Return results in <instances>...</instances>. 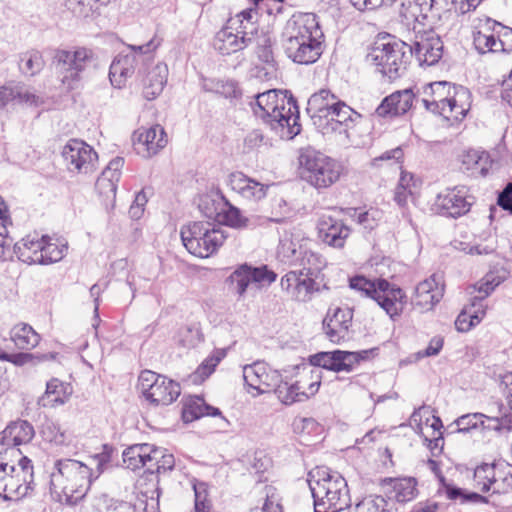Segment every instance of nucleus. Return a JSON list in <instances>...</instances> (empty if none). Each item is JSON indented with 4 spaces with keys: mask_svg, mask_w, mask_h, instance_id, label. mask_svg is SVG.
Instances as JSON below:
<instances>
[{
    "mask_svg": "<svg viewBox=\"0 0 512 512\" xmlns=\"http://www.w3.org/2000/svg\"><path fill=\"white\" fill-rule=\"evenodd\" d=\"M442 296L443 289L439 287L436 276L432 275L416 286L414 302L415 305L429 310L440 301Z\"/></svg>",
    "mask_w": 512,
    "mask_h": 512,
    "instance_id": "obj_29",
    "label": "nucleus"
},
{
    "mask_svg": "<svg viewBox=\"0 0 512 512\" xmlns=\"http://www.w3.org/2000/svg\"><path fill=\"white\" fill-rule=\"evenodd\" d=\"M109 173L102 172L96 181L95 187L99 195L104 197L106 205L111 204L113 206L119 180L114 179L113 175L109 176Z\"/></svg>",
    "mask_w": 512,
    "mask_h": 512,
    "instance_id": "obj_48",
    "label": "nucleus"
},
{
    "mask_svg": "<svg viewBox=\"0 0 512 512\" xmlns=\"http://www.w3.org/2000/svg\"><path fill=\"white\" fill-rule=\"evenodd\" d=\"M135 54L121 52L112 61L109 69V79L114 87L121 88L126 80L133 76L139 65Z\"/></svg>",
    "mask_w": 512,
    "mask_h": 512,
    "instance_id": "obj_24",
    "label": "nucleus"
},
{
    "mask_svg": "<svg viewBox=\"0 0 512 512\" xmlns=\"http://www.w3.org/2000/svg\"><path fill=\"white\" fill-rule=\"evenodd\" d=\"M115 452L116 449L112 445L104 444L102 445L101 452L92 457L93 461L96 463V469L93 470L95 473V479H97L108 468Z\"/></svg>",
    "mask_w": 512,
    "mask_h": 512,
    "instance_id": "obj_54",
    "label": "nucleus"
},
{
    "mask_svg": "<svg viewBox=\"0 0 512 512\" xmlns=\"http://www.w3.org/2000/svg\"><path fill=\"white\" fill-rule=\"evenodd\" d=\"M139 449L140 448L135 444L126 448L122 453L124 463H126L127 467L131 470L143 467Z\"/></svg>",
    "mask_w": 512,
    "mask_h": 512,
    "instance_id": "obj_62",
    "label": "nucleus"
},
{
    "mask_svg": "<svg viewBox=\"0 0 512 512\" xmlns=\"http://www.w3.org/2000/svg\"><path fill=\"white\" fill-rule=\"evenodd\" d=\"M226 355V349H214L213 352L202 361V363L192 374V381L194 383H201L206 380L215 371V368L226 357Z\"/></svg>",
    "mask_w": 512,
    "mask_h": 512,
    "instance_id": "obj_38",
    "label": "nucleus"
},
{
    "mask_svg": "<svg viewBox=\"0 0 512 512\" xmlns=\"http://www.w3.org/2000/svg\"><path fill=\"white\" fill-rule=\"evenodd\" d=\"M414 100L416 105L421 103L425 110L436 115H441L448 120L450 119L446 108L438 104L435 99L432 97L431 99L416 98L411 88L399 90L386 96L376 108V114L380 117L403 115L410 110Z\"/></svg>",
    "mask_w": 512,
    "mask_h": 512,
    "instance_id": "obj_12",
    "label": "nucleus"
},
{
    "mask_svg": "<svg viewBox=\"0 0 512 512\" xmlns=\"http://www.w3.org/2000/svg\"><path fill=\"white\" fill-rule=\"evenodd\" d=\"M227 281L232 291L237 293L239 296H243L250 283L253 282L249 273V265H241L228 277Z\"/></svg>",
    "mask_w": 512,
    "mask_h": 512,
    "instance_id": "obj_47",
    "label": "nucleus"
},
{
    "mask_svg": "<svg viewBox=\"0 0 512 512\" xmlns=\"http://www.w3.org/2000/svg\"><path fill=\"white\" fill-rule=\"evenodd\" d=\"M253 114L281 139L291 140L301 132L299 107L287 90H268L250 103Z\"/></svg>",
    "mask_w": 512,
    "mask_h": 512,
    "instance_id": "obj_2",
    "label": "nucleus"
},
{
    "mask_svg": "<svg viewBox=\"0 0 512 512\" xmlns=\"http://www.w3.org/2000/svg\"><path fill=\"white\" fill-rule=\"evenodd\" d=\"M349 287L374 300L391 318L399 316L406 303L403 290L383 278L371 281L364 276H354L349 280Z\"/></svg>",
    "mask_w": 512,
    "mask_h": 512,
    "instance_id": "obj_7",
    "label": "nucleus"
},
{
    "mask_svg": "<svg viewBox=\"0 0 512 512\" xmlns=\"http://www.w3.org/2000/svg\"><path fill=\"white\" fill-rule=\"evenodd\" d=\"M213 46L222 55H230L232 53L243 50L248 47L244 38L240 37L236 32L228 28V24L216 33Z\"/></svg>",
    "mask_w": 512,
    "mask_h": 512,
    "instance_id": "obj_32",
    "label": "nucleus"
},
{
    "mask_svg": "<svg viewBox=\"0 0 512 512\" xmlns=\"http://www.w3.org/2000/svg\"><path fill=\"white\" fill-rule=\"evenodd\" d=\"M54 59L62 74V83L69 89H75L83 79L85 71L93 65L94 54L85 47H77L74 50L59 49Z\"/></svg>",
    "mask_w": 512,
    "mask_h": 512,
    "instance_id": "obj_11",
    "label": "nucleus"
},
{
    "mask_svg": "<svg viewBox=\"0 0 512 512\" xmlns=\"http://www.w3.org/2000/svg\"><path fill=\"white\" fill-rule=\"evenodd\" d=\"M471 205L467 188L455 186L437 194L432 210L444 217L459 218L470 211Z\"/></svg>",
    "mask_w": 512,
    "mask_h": 512,
    "instance_id": "obj_15",
    "label": "nucleus"
},
{
    "mask_svg": "<svg viewBox=\"0 0 512 512\" xmlns=\"http://www.w3.org/2000/svg\"><path fill=\"white\" fill-rule=\"evenodd\" d=\"M340 99L329 89H321L312 94L308 99L307 112L310 115L313 124L318 118L327 119L330 111Z\"/></svg>",
    "mask_w": 512,
    "mask_h": 512,
    "instance_id": "obj_27",
    "label": "nucleus"
},
{
    "mask_svg": "<svg viewBox=\"0 0 512 512\" xmlns=\"http://www.w3.org/2000/svg\"><path fill=\"white\" fill-rule=\"evenodd\" d=\"M472 104V94L470 90L462 85L453 84L449 103L446 108L450 119L461 121L467 115Z\"/></svg>",
    "mask_w": 512,
    "mask_h": 512,
    "instance_id": "obj_28",
    "label": "nucleus"
},
{
    "mask_svg": "<svg viewBox=\"0 0 512 512\" xmlns=\"http://www.w3.org/2000/svg\"><path fill=\"white\" fill-rule=\"evenodd\" d=\"M34 434L32 424L27 420L19 419L11 422L0 432V443L6 445L7 448H16V446L30 442Z\"/></svg>",
    "mask_w": 512,
    "mask_h": 512,
    "instance_id": "obj_25",
    "label": "nucleus"
},
{
    "mask_svg": "<svg viewBox=\"0 0 512 512\" xmlns=\"http://www.w3.org/2000/svg\"><path fill=\"white\" fill-rule=\"evenodd\" d=\"M309 363L312 366L321 367L334 372H347L344 351L342 350L318 352L316 354L310 355Z\"/></svg>",
    "mask_w": 512,
    "mask_h": 512,
    "instance_id": "obj_35",
    "label": "nucleus"
},
{
    "mask_svg": "<svg viewBox=\"0 0 512 512\" xmlns=\"http://www.w3.org/2000/svg\"><path fill=\"white\" fill-rule=\"evenodd\" d=\"M485 26L487 30L496 32L500 43H498L501 52L511 53L512 52V28L506 27L500 22H497L491 18L485 20Z\"/></svg>",
    "mask_w": 512,
    "mask_h": 512,
    "instance_id": "obj_46",
    "label": "nucleus"
},
{
    "mask_svg": "<svg viewBox=\"0 0 512 512\" xmlns=\"http://www.w3.org/2000/svg\"><path fill=\"white\" fill-rule=\"evenodd\" d=\"M485 415L482 413H472L460 416L456 421L459 432H467L470 429H474L479 423L483 424Z\"/></svg>",
    "mask_w": 512,
    "mask_h": 512,
    "instance_id": "obj_60",
    "label": "nucleus"
},
{
    "mask_svg": "<svg viewBox=\"0 0 512 512\" xmlns=\"http://www.w3.org/2000/svg\"><path fill=\"white\" fill-rule=\"evenodd\" d=\"M419 1L417 0H406L402 2L399 15L404 23L408 26L413 25L412 29H422L421 26V8H419Z\"/></svg>",
    "mask_w": 512,
    "mask_h": 512,
    "instance_id": "obj_50",
    "label": "nucleus"
},
{
    "mask_svg": "<svg viewBox=\"0 0 512 512\" xmlns=\"http://www.w3.org/2000/svg\"><path fill=\"white\" fill-rule=\"evenodd\" d=\"M502 383L505 385V394L508 401L510 412L503 415L501 418H496L495 429H506L510 431L512 429V374L503 377Z\"/></svg>",
    "mask_w": 512,
    "mask_h": 512,
    "instance_id": "obj_53",
    "label": "nucleus"
},
{
    "mask_svg": "<svg viewBox=\"0 0 512 512\" xmlns=\"http://www.w3.org/2000/svg\"><path fill=\"white\" fill-rule=\"evenodd\" d=\"M391 481L393 483V497L397 502H408L417 496V481L415 478H399Z\"/></svg>",
    "mask_w": 512,
    "mask_h": 512,
    "instance_id": "obj_43",
    "label": "nucleus"
},
{
    "mask_svg": "<svg viewBox=\"0 0 512 512\" xmlns=\"http://www.w3.org/2000/svg\"><path fill=\"white\" fill-rule=\"evenodd\" d=\"M62 157L69 171L88 173L98 159L94 149L79 139H70L63 147Z\"/></svg>",
    "mask_w": 512,
    "mask_h": 512,
    "instance_id": "obj_18",
    "label": "nucleus"
},
{
    "mask_svg": "<svg viewBox=\"0 0 512 512\" xmlns=\"http://www.w3.org/2000/svg\"><path fill=\"white\" fill-rule=\"evenodd\" d=\"M44 65L43 56L37 50H30L20 54L19 70L23 75L35 76L42 71Z\"/></svg>",
    "mask_w": 512,
    "mask_h": 512,
    "instance_id": "obj_42",
    "label": "nucleus"
},
{
    "mask_svg": "<svg viewBox=\"0 0 512 512\" xmlns=\"http://www.w3.org/2000/svg\"><path fill=\"white\" fill-rule=\"evenodd\" d=\"M414 41L408 45L410 57L415 56L420 66H433L437 64L444 53V44L441 37L433 29L414 28Z\"/></svg>",
    "mask_w": 512,
    "mask_h": 512,
    "instance_id": "obj_14",
    "label": "nucleus"
},
{
    "mask_svg": "<svg viewBox=\"0 0 512 512\" xmlns=\"http://www.w3.org/2000/svg\"><path fill=\"white\" fill-rule=\"evenodd\" d=\"M280 41L285 55L300 65L317 62L325 48V36L314 13L293 14L283 28Z\"/></svg>",
    "mask_w": 512,
    "mask_h": 512,
    "instance_id": "obj_1",
    "label": "nucleus"
},
{
    "mask_svg": "<svg viewBox=\"0 0 512 512\" xmlns=\"http://www.w3.org/2000/svg\"><path fill=\"white\" fill-rule=\"evenodd\" d=\"M245 384L263 394L279 386L282 376L278 370L272 369L264 361H256L243 367Z\"/></svg>",
    "mask_w": 512,
    "mask_h": 512,
    "instance_id": "obj_17",
    "label": "nucleus"
},
{
    "mask_svg": "<svg viewBox=\"0 0 512 512\" xmlns=\"http://www.w3.org/2000/svg\"><path fill=\"white\" fill-rule=\"evenodd\" d=\"M249 273L252 281L256 283L267 282L271 284L277 279V274L273 270H270L267 265H261L259 267L249 266Z\"/></svg>",
    "mask_w": 512,
    "mask_h": 512,
    "instance_id": "obj_59",
    "label": "nucleus"
},
{
    "mask_svg": "<svg viewBox=\"0 0 512 512\" xmlns=\"http://www.w3.org/2000/svg\"><path fill=\"white\" fill-rule=\"evenodd\" d=\"M484 300L485 299L483 297L474 296L472 297L470 304L465 306V308L471 313L474 323L479 324L486 315V305L484 304Z\"/></svg>",
    "mask_w": 512,
    "mask_h": 512,
    "instance_id": "obj_63",
    "label": "nucleus"
},
{
    "mask_svg": "<svg viewBox=\"0 0 512 512\" xmlns=\"http://www.w3.org/2000/svg\"><path fill=\"white\" fill-rule=\"evenodd\" d=\"M302 256V249L297 243L289 238L280 240L277 248V259L289 267L296 266Z\"/></svg>",
    "mask_w": 512,
    "mask_h": 512,
    "instance_id": "obj_40",
    "label": "nucleus"
},
{
    "mask_svg": "<svg viewBox=\"0 0 512 512\" xmlns=\"http://www.w3.org/2000/svg\"><path fill=\"white\" fill-rule=\"evenodd\" d=\"M161 39L154 36L151 40L143 45H128V49L130 50L128 54H135L138 57V61L140 62L141 57L143 55H147L155 51L161 44Z\"/></svg>",
    "mask_w": 512,
    "mask_h": 512,
    "instance_id": "obj_61",
    "label": "nucleus"
},
{
    "mask_svg": "<svg viewBox=\"0 0 512 512\" xmlns=\"http://www.w3.org/2000/svg\"><path fill=\"white\" fill-rule=\"evenodd\" d=\"M72 386L57 378H53L46 384L45 393L39 398L38 404L42 407L55 408L68 402L72 395Z\"/></svg>",
    "mask_w": 512,
    "mask_h": 512,
    "instance_id": "obj_26",
    "label": "nucleus"
},
{
    "mask_svg": "<svg viewBox=\"0 0 512 512\" xmlns=\"http://www.w3.org/2000/svg\"><path fill=\"white\" fill-rule=\"evenodd\" d=\"M307 483L314 512H340L351 506L347 481L338 472L316 467L308 473Z\"/></svg>",
    "mask_w": 512,
    "mask_h": 512,
    "instance_id": "obj_3",
    "label": "nucleus"
},
{
    "mask_svg": "<svg viewBox=\"0 0 512 512\" xmlns=\"http://www.w3.org/2000/svg\"><path fill=\"white\" fill-rule=\"evenodd\" d=\"M183 245L194 256L207 258L221 247L226 239L222 228L207 221H195L181 228Z\"/></svg>",
    "mask_w": 512,
    "mask_h": 512,
    "instance_id": "obj_10",
    "label": "nucleus"
},
{
    "mask_svg": "<svg viewBox=\"0 0 512 512\" xmlns=\"http://www.w3.org/2000/svg\"><path fill=\"white\" fill-rule=\"evenodd\" d=\"M141 454L142 466L147 467V470L153 472V459H158L161 454V448L155 447L154 445L143 443L136 444Z\"/></svg>",
    "mask_w": 512,
    "mask_h": 512,
    "instance_id": "obj_58",
    "label": "nucleus"
},
{
    "mask_svg": "<svg viewBox=\"0 0 512 512\" xmlns=\"http://www.w3.org/2000/svg\"><path fill=\"white\" fill-rule=\"evenodd\" d=\"M11 339L19 349L29 350L38 345L40 336L32 326L21 323L12 328Z\"/></svg>",
    "mask_w": 512,
    "mask_h": 512,
    "instance_id": "obj_37",
    "label": "nucleus"
},
{
    "mask_svg": "<svg viewBox=\"0 0 512 512\" xmlns=\"http://www.w3.org/2000/svg\"><path fill=\"white\" fill-rule=\"evenodd\" d=\"M275 391L278 395V398L285 405H291L295 402H302L307 400V392L303 389V386L300 385V382H296L294 384L288 385L287 383L279 384L278 387L275 388Z\"/></svg>",
    "mask_w": 512,
    "mask_h": 512,
    "instance_id": "obj_44",
    "label": "nucleus"
},
{
    "mask_svg": "<svg viewBox=\"0 0 512 512\" xmlns=\"http://www.w3.org/2000/svg\"><path fill=\"white\" fill-rule=\"evenodd\" d=\"M201 87L205 92L215 93L227 99L238 98L241 95L236 82L232 80L203 78Z\"/></svg>",
    "mask_w": 512,
    "mask_h": 512,
    "instance_id": "obj_36",
    "label": "nucleus"
},
{
    "mask_svg": "<svg viewBox=\"0 0 512 512\" xmlns=\"http://www.w3.org/2000/svg\"><path fill=\"white\" fill-rule=\"evenodd\" d=\"M209 405L200 397H193L183 404L182 420L191 423L208 413Z\"/></svg>",
    "mask_w": 512,
    "mask_h": 512,
    "instance_id": "obj_45",
    "label": "nucleus"
},
{
    "mask_svg": "<svg viewBox=\"0 0 512 512\" xmlns=\"http://www.w3.org/2000/svg\"><path fill=\"white\" fill-rule=\"evenodd\" d=\"M360 118L361 115L359 113L354 111L344 101L339 100L330 111L326 120L321 117L315 120V127L323 135L338 133L347 136L348 130Z\"/></svg>",
    "mask_w": 512,
    "mask_h": 512,
    "instance_id": "obj_16",
    "label": "nucleus"
},
{
    "mask_svg": "<svg viewBox=\"0 0 512 512\" xmlns=\"http://www.w3.org/2000/svg\"><path fill=\"white\" fill-rule=\"evenodd\" d=\"M453 84L447 81H437L427 84L424 87V94L430 95L433 99L447 108Z\"/></svg>",
    "mask_w": 512,
    "mask_h": 512,
    "instance_id": "obj_51",
    "label": "nucleus"
},
{
    "mask_svg": "<svg viewBox=\"0 0 512 512\" xmlns=\"http://www.w3.org/2000/svg\"><path fill=\"white\" fill-rule=\"evenodd\" d=\"M408 44L395 38L387 42H376L367 55V61L376 67V71L389 81L402 77L410 61Z\"/></svg>",
    "mask_w": 512,
    "mask_h": 512,
    "instance_id": "obj_8",
    "label": "nucleus"
},
{
    "mask_svg": "<svg viewBox=\"0 0 512 512\" xmlns=\"http://www.w3.org/2000/svg\"><path fill=\"white\" fill-rule=\"evenodd\" d=\"M298 264L303 268L299 271L287 272L281 278L280 285L282 290L287 292L293 299L306 302L318 290L315 279L326 266V260L317 252L305 250L302 251Z\"/></svg>",
    "mask_w": 512,
    "mask_h": 512,
    "instance_id": "obj_6",
    "label": "nucleus"
},
{
    "mask_svg": "<svg viewBox=\"0 0 512 512\" xmlns=\"http://www.w3.org/2000/svg\"><path fill=\"white\" fill-rule=\"evenodd\" d=\"M227 185L241 197L248 200H261L266 196L268 186L249 178L244 173L236 171L229 174Z\"/></svg>",
    "mask_w": 512,
    "mask_h": 512,
    "instance_id": "obj_21",
    "label": "nucleus"
},
{
    "mask_svg": "<svg viewBox=\"0 0 512 512\" xmlns=\"http://www.w3.org/2000/svg\"><path fill=\"white\" fill-rule=\"evenodd\" d=\"M265 498L260 512H282L281 506L275 497V488L272 486H265ZM255 512H258L256 510Z\"/></svg>",
    "mask_w": 512,
    "mask_h": 512,
    "instance_id": "obj_64",
    "label": "nucleus"
},
{
    "mask_svg": "<svg viewBox=\"0 0 512 512\" xmlns=\"http://www.w3.org/2000/svg\"><path fill=\"white\" fill-rule=\"evenodd\" d=\"M317 229L319 239L336 249L343 248L351 234V228L342 219L326 214L318 219Z\"/></svg>",
    "mask_w": 512,
    "mask_h": 512,
    "instance_id": "obj_19",
    "label": "nucleus"
},
{
    "mask_svg": "<svg viewBox=\"0 0 512 512\" xmlns=\"http://www.w3.org/2000/svg\"><path fill=\"white\" fill-rule=\"evenodd\" d=\"M68 250L67 243L56 240L52 242L48 236L43 235V247H42V258L43 262L41 265H48L56 263L63 259Z\"/></svg>",
    "mask_w": 512,
    "mask_h": 512,
    "instance_id": "obj_41",
    "label": "nucleus"
},
{
    "mask_svg": "<svg viewBox=\"0 0 512 512\" xmlns=\"http://www.w3.org/2000/svg\"><path fill=\"white\" fill-rule=\"evenodd\" d=\"M353 318L350 308H336L332 315L323 320V329L331 342L338 343L344 339Z\"/></svg>",
    "mask_w": 512,
    "mask_h": 512,
    "instance_id": "obj_23",
    "label": "nucleus"
},
{
    "mask_svg": "<svg viewBox=\"0 0 512 512\" xmlns=\"http://www.w3.org/2000/svg\"><path fill=\"white\" fill-rule=\"evenodd\" d=\"M168 68L164 63L156 64L147 74L143 82V94L148 100L155 99L163 91L167 83Z\"/></svg>",
    "mask_w": 512,
    "mask_h": 512,
    "instance_id": "obj_34",
    "label": "nucleus"
},
{
    "mask_svg": "<svg viewBox=\"0 0 512 512\" xmlns=\"http://www.w3.org/2000/svg\"><path fill=\"white\" fill-rule=\"evenodd\" d=\"M228 28L244 38L248 46L254 42L258 34V12L254 8H248L231 17L227 21Z\"/></svg>",
    "mask_w": 512,
    "mask_h": 512,
    "instance_id": "obj_22",
    "label": "nucleus"
},
{
    "mask_svg": "<svg viewBox=\"0 0 512 512\" xmlns=\"http://www.w3.org/2000/svg\"><path fill=\"white\" fill-rule=\"evenodd\" d=\"M34 471L32 461L18 448H6L0 452V497L19 500L33 490Z\"/></svg>",
    "mask_w": 512,
    "mask_h": 512,
    "instance_id": "obj_4",
    "label": "nucleus"
},
{
    "mask_svg": "<svg viewBox=\"0 0 512 512\" xmlns=\"http://www.w3.org/2000/svg\"><path fill=\"white\" fill-rule=\"evenodd\" d=\"M138 389L144 398L155 406L173 403L181 392L179 383L151 370L140 373Z\"/></svg>",
    "mask_w": 512,
    "mask_h": 512,
    "instance_id": "obj_13",
    "label": "nucleus"
},
{
    "mask_svg": "<svg viewBox=\"0 0 512 512\" xmlns=\"http://www.w3.org/2000/svg\"><path fill=\"white\" fill-rule=\"evenodd\" d=\"M299 163L302 179L318 190L332 186L343 173L337 160L313 149L302 151Z\"/></svg>",
    "mask_w": 512,
    "mask_h": 512,
    "instance_id": "obj_9",
    "label": "nucleus"
},
{
    "mask_svg": "<svg viewBox=\"0 0 512 512\" xmlns=\"http://www.w3.org/2000/svg\"><path fill=\"white\" fill-rule=\"evenodd\" d=\"M138 145L143 146V155L151 157L167 143L166 133L160 125H154L138 134Z\"/></svg>",
    "mask_w": 512,
    "mask_h": 512,
    "instance_id": "obj_33",
    "label": "nucleus"
},
{
    "mask_svg": "<svg viewBox=\"0 0 512 512\" xmlns=\"http://www.w3.org/2000/svg\"><path fill=\"white\" fill-rule=\"evenodd\" d=\"M352 213L350 216L354 218L358 224L362 225L365 229L372 230L376 226V220L378 211L377 210H368L361 211L360 209L353 208L351 209Z\"/></svg>",
    "mask_w": 512,
    "mask_h": 512,
    "instance_id": "obj_57",
    "label": "nucleus"
},
{
    "mask_svg": "<svg viewBox=\"0 0 512 512\" xmlns=\"http://www.w3.org/2000/svg\"><path fill=\"white\" fill-rule=\"evenodd\" d=\"M94 476V471L88 465L74 459H61L55 463L51 485L61 489L66 504L76 505L96 480Z\"/></svg>",
    "mask_w": 512,
    "mask_h": 512,
    "instance_id": "obj_5",
    "label": "nucleus"
},
{
    "mask_svg": "<svg viewBox=\"0 0 512 512\" xmlns=\"http://www.w3.org/2000/svg\"><path fill=\"white\" fill-rule=\"evenodd\" d=\"M462 169L471 176H486L491 168L492 160L486 151L470 149L460 156Z\"/></svg>",
    "mask_w": 512,
    "mask_h": 512,
    "instance_id": "obj_31",
    "label": "nucleus"
},
{
    "mask_svg": "<svg viewBox=\"0 0 512 512\" xmlns=\"http://www.w3.org/2000/svg\"><path fill=\"white\" fill-rule=\"evenodd\" d=\"M495 484L493 493H506L512 489V465L505 462H497L495 472Z\"/></svg>",
    "mask_w": 512,
    "mask_h": 512,
    "instance_id": "obj_49",
    "label": "nucleus"
},
{
    "mask_svg": "<svg viewBox=\"0 0 512 512\" xmlns=\"http://www.w3.org/2000/svg\"><path fill=\"white\" fill-rule=\"evenodd\" d=\"M43 236L38 238L37 235H28L21 241L14 244L13 249L15 255L24 263L40 264L42 258Z\"/></svg>",
    "mask_w": 512,
    "mask_h": 512,
    "instance_id": "obj_30",
    "label": "nucleus"
},
{
    "mask_svg": "<svg viewBox=\"0 0 512 512\" xmlns=\"http://www.w3.org/2000/svg\"><path fill=\"white\" fill-rule=\"evenodd\" d=\"M378 348L360 350L355 352L344 351L347 372L353 371L361 361L369 360L377 355Z\"/></svg>",
    "mask_w": 512,
    "mask_h": 512,
    "instance_id": "obj_55",
    "label": "nucleus"
},
{
    "mask_svg": "<svg viewBox=\"0 0 512 512\" xmlns=\"http://www.w3.org/2000/svg\"><path fill=\"white\" fill-rule=\"evenodd\" d=\"M39 103V97L23 82L15 80L0 82V109H5L9 105L38 106Z\"/></svg>",
    "mask_w": 512,
    "mask_h": 512,
    "instance_id": "obj_20",
    "label": "nucleus"
},
{
    "mask_svg": "<svg viewBox=\"0 0 512 512\" xmlns=\"http://www.w3.org/2000/svg\"><path fill=\"white\" fill-rule=\"evenodd\" d=\"M226 206L227 209L223 211L224 223L233 228L246 227L248 219L241 214V211L228 202L226 203Z\"/></svg>",
    "mask_w": 512,
    "mask_h": 512,
    "instance_id": "obj_56",
    "label": "nucleus"
},
{
    "mask_svg": "<svg viewBox=\"0 0 512 512\" xmlns=\"http://www.w3.org/2000/svg\"><path fill=\"white\" fill-rule=\"evenodd\" d=\"M254 41L256 42V54L260 61L267 65L274 64L273 44L274 41L267 33L258 35Z\"/></svg>",
    "mask_w": 512,
    "mask_h": 512,
    "instance_id": "obj_52",
    "label": "nucleus"
},
{
    "mask_svg": "<svg viewBox=\"0 0 512 512\" xmlns=\"http://www.w3.org/2000/svg\"><path fill=\"white\" fill-rule=\"evenodd\" d=\"M41 435L44 441L56 446H67L72 441L71 434L57 422L46 420L42 424Z\"/></svg>",
    "mask_w": 512,
    "mask_h": 512,
    "instance_id": "obj_39",
    "label": "nucleus"
}]
</instances>
